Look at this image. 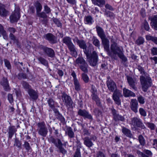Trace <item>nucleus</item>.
Masks as SVG:
<instances>
[{"label":"nucleus","instance_id":"nucleus-62","mask_svg":"<svg viewBox=\"0 0 157 157\" xmlns=\"http://www.w3.org/2000/svg\"><path fill=\"white\" fill-rule=\"evenodd\" d=\"M4 61L6 66L8 69H10L11 68V66L9 61L6 59H5Z\"/></svg>","mask_w":157,"mask_h":157},{"label":"nucleus","instance_id":"nucleus-7","mask_svg":"<svg viewBox=\"0 0 157 157\" xmlns=\"http://www.w3.org/2000/svg\"><path fill=\"white\" fill-rule=\"evenodd\" d=\"M37 126L38 134L43 137L46 136L48 133V130L44 122L42 121L38 123Z\"/></svg>","mask_w":157,"mask_h":157},{"label":"nucleus","instance_id":"nucleus-26","mask_svg":"<svg viewBox=\"0 0 157 157\" xmlns=\"http://www.w3.org/2000/svg\"><path fill=\"white\" fill-rule=\"evenodd\" d=\"M75 62L76 64L78 65L79 67L80 65H82L86 63L83 58L81 57H78L76 59Z\"/></svg>","mask_w":157,"mask_h":157},{"label":"nucleus","instance_id":"nucleus-38","mask_svg":"<svg viewBox=\"0 0 157 157\" xmlns=\"http://www.w3.org/2000/svg\"><path fill=\"white\" fill-rule=\"evenodd\" d=\"M93 44L96 47H99L100 46V42L99 40L95 37L93 36L92 39Z\"/></svg>","mask_w":157,"mask_h":157},{"label":"nucleus","instance_id":"nucleus-42","mask_svg":"<svg viewBox=\"0 0 157 157\" xmlns=\"http://www.w3.org/2000/svg\"><path fill=\"white\" fill-rule=\"evenodd\" d=\"M57 118L63 124H64L66 123L64 117L62 115L59 113L56 116Z\"/></svg>","mask_w":157,"mask_h":157},{"label":"nucleus","instance_id":"nucleus-55","mask_svg":"<svg viewBox=\"0 0 157 157\" xmlns=\"http://www.w3.org/2000/svg\"><path fill=\"white\" fill-rule=\"evenodd\" d=\"M53 21V22L57 25V27L60 28L62 27V24L58 19L56 18H54Z\"/></svg>","mask_w":157,"mask_h":157},{"label":"nucleus","instance_id":"nucleus-63","mask_svg":"<svg viewBox=\"0 0 157 157\" xmlns=\"http://www.w3.org/2000/svg\"><path fill=\"white\" fill-rule=\"evenodd\" d=\"M151 54L153 55H157V48L156 47H153L151 49Z\"/></svg>","mask_w":157,"mask_h":157},{"label":"nucleus","instance_id":"nucleus-6","mask_svg":"<svg viewBox=\"0 0 157 157\" xmlns=\"http://www.w3.org/2000/svg\"><path fill=\"white\" fill-rule=\"evenodd\" d=\"M62 99L64 105L68 109H72L73 107V101L70 96L68 95L65 92H63L62 94Z\"/></svg>","mask_w":157,"mask_h":157},{"label":"nucleus","instance_id":"nucleus-5","mask_svg":"<svg viewBox=\"0 0 157 157\" xmlns=\"http://www.w3.org/2000/svg\"><path fill=\"white\" fill-rule=\"evenodd\" d=\"M63 42L66 45L70 50L71 54L76 57L77 53L75 48V46L72 42L71 39L69 36H65L62 40Z\"/></svg>","mask_w":157,"mask_h":157},{"label":"nucleus","instance_id":"nucleus-28","mask_svg":"<svg viewBox=\"0 0 157 157\" xmlns=\"http://www.w3.org/2000/svg\"><path fill=\"white\" fill-rule=\"evenodd\" d=\"M0 34H1L3 36V38L6 40L8 39V36L6 32L4 30L3 27L0 24Z\"/></svg>","mask_w":157,"mask_h":157},{"label":"nucleus","instance_id":"nucleus-35","mask_svg":"<svg viewBox=\"0 0 157 157\" xmlns=\"http://www.w3.org/2000/svg\"><path fill=\"white\" fill-rule=\"evenodd\" d=\"M79 67L80 69L84 73H87L88 72V65L87 63L82 65H80Z\"/></svg>","mask_w":157,"mask_h":157},{"label":"nucleus","instance_id":"nucleus-30","mask_svg":"<svg viewBox=\"0 0 157 157\" xmlns=\"http://www.w3.org/2000/svg\"><path fill=\"white\" fill-rule=\"evenodd\" d=\"M122 132L125 136L130 138L132 137V135L131 133V132L129 129L123 127L122 130Z\"/></svg>","mask_w":157,"mask_h":157},{"label":"nucleus","instance_id":"nucleus-25","mask_svg":"<svg viewBox=\"0 0 157 157\" xmlns=\"http://www.w3.org/2000/svg\"><path fill=\"white\" fill-rule=\"evenodd\" d=\"M84 144L88 147H92L94 145L93 143L89 137H85L84 139Z\"/></svg>","mask_w":157,"mask_h":157},{"label":"nucleus","instance_id":"nucleus-56","mask_svg":"<svg viewBox=\"0 0 157 157\" xmlns=\"http://www.w3.org/2000/svg\"><path fill=\"white\" fill-rule=\"evenodd\" d=\"M25 149L28 151H29L31 149V148L30 145L29 144L27 141H25L23 145Z\"/></svg>","mask_w":157,"mask_h":157},{"label":"nucleus","instance_id":"nucleus-29","mask_svg":"<svg viewBox=\"0 0 157 157\" xmlns=\"http://www.w3.org/2000/svg\"><path fill=\"white\" fill-rule=\"evenodd\" d=\"M94 50L92 46H89L87 48L83 50V52L85 54L86 57L90 56L91 53V52Z\"/></svg>","mask_w":157,"mask_h":157},{"label":"nucleus","instance_id":"nucleus-52","mask_svg":"<svg viewBox=\"0 0 157 157\" xmlns=\"http://www.w3.org/2000/svg\"><path fill=\"white\" fill-rule=\"evenodd\" d=\"M137 100L139 103L141 104H144L145 102V98L141 95L137 97Z\"/></svg>","mask_w":157,"mask_h":157},{"label":"nucleus","instance_id":"nucleus-1","mask_svg":"<svg viewBox=\"0 0 157 157\" xmlns=\"http://www.w3.org/2000/svg\"><path fill=\"white\" fill-rule=\"evenodd\" d=\"M137 68L142 75L140 77V82L142 90L144 92H146L152 85V80L149 76L145 71L142 67L139 65Z\"/></svg>","mask_w":157,"mask_h":157},{"label":"nucleus","instance_id":"nucleus-64","mask_svg":"<svg viewBox=\"0 0 157 157\" xmlns=\"http://www.w3.org/2000/svg\"><path fill=\"white\" fill-rule=\"evenodd\" d=\"M97 157H106V155L103 152L100 151L97 152Z\"/></svg>","mask_w":157,"mask_h":157},{"label":"nucleus","instance_id":"nucleus-15","mask_svg":"<svg viewBox=\"0 0 157 157\" xmlns=\"http://www.w3.org/2000/svg\"><path fill=\"white\" fill-rule=\"evenodd\" d=\"M112 113L113 116V119L116 122L121 121L124 122L125 121V118L124 116L119 115L117 111L115 109L112 110Z\"/></svg>","mask_w":157,"mask_h":157},{"label":"nucleus","instance_id":"nucleus-12","mask_svg":"<svg viewBox=\"0 0 157 157\" xmlns=\"http://www.w3.org/2000/svg\"><path fill=\"white\" fill-rule=\"evenodd\" d=\"M44 37L52 44L57 43V37L51 33H48L44 36Z\"/></svg>","mask_w":157,"mask_h":157},{"label":"nucleus","instance_id":"nucleus-20","mask_svg":"<svg viewBox=\"0 0 157 157\" xmlns=\"http://www.w3.org/2000/svg\"><path fill=\"white\" fill-rule=\"evenodd\" d=\"M1 84L5 91H9L10 90V88L7 78L3 77L2 80Z\"/></svg>","mask_w":157,"mask_h":157},{"label":"nucleus","instance_id":"nucleus-27","mask_svg":"<svg viewBox=\"0 0 157 157\" xmlns=\"http://www.w3.org/2000/svg\"><path fill=\"white\" fill-rule=\"evenodd\" d=\"M91 97L92 99L96 102L97 105L98 106H101V102L100 99L96 94H91Z\"/></svg>","mask_w":157,"mask_h":157},{"label":"nucleus","instance_id":"nucleus-49","mask_svg":"<svg viewBox=\"0 0 157 157\" xmlns=\"http://www.w3.org/2000/svg\"><path fill=\"white\" fill-rule=\"evenodd\" d=\"M105 15H106L107 17H109L111 18H113L114 17V14L112 12L109 11H105Z\"/></svg>","mask_w":157,"mask_h":157},{"label":"nucleus","instance_id":"nucleus-34","mask_svg":"<svg viewBox=\"0 0 157 157\" xmlns=\"http://www.w3.org/2000/svg\"><path fill=\"white\" fill-rule=\"evenodd\" d=\"M21 83L23 87L27 91L30 89L32 88L31 86L26 81H23L21 82Z\"/></svg>","mask_w":157,"mask_h":157},{"label":"nucleus","instance_id":"nucleus-60","mask_svg":"<svg viewBox=\"0 0 157 157\" xmlns=\"http://www.w3.org/2000/svg\"><path fill=\"white\" fill-rule=\"evenodd\" d=\"M136 153L139 157H149L148 156L145 155L139 150H137L136 151Z\"/></svg>","mask_w":157,"mask_h":157},{"label":"nucleus","instance_id":"nucleus-53","mask_svg":"<svg viewBox=\"0 0 157 157\" xmlns=\"http://www.w3.org/2000/svg\"><path fill=\"white\" fill-rule=\"evenodd\" d=\"M139 112L141 116L145 117L147 116V113L144 109L142 108H140L139 109Z\"/></svg>","mask_w":157,"mask_h":157},{"label":"nucleus","instance_id":"nucleus-19","mask_svg":"<svg viewBox=\"0 0 157 157\" xmlns=\"http://www.w3.org/2000/svg\"><path fill=\"white\" fill-rule=\"evenodd\" d=\"M138 103L136 99H132L130 102V108L131 110L135 113L138 112Z\"/></svg>","mask_w":157,"mask_h":157},{"label":"nucleus","instance_id":"nucleus-4","mask_svg":"<svg viewBox=\"0 0 157 157\" xmlns=\"http://www.w3.org/2000/svg\"><path fill=\"white\" fill-rule=\"evenodd\" d=\"M104 49L107 52V54L112 58L114 57V56L112 54V53L113 55H117L118 56L122 52L120 47L115 42H114L111 44L110 50L109 49V52L105 48H104Z\"/></svg>","mask_w":157,"mask_h":157},{"label":"nucleus","instance_id":"nucleus-18","mask_svg":"<svg viewBox=\"0 0 157 157\" xmlns=\"http://www.w3.org/2000/svg\"><path fill=\"white\" fill-rule=\"evenodd\" d=\"M127 79L129 86L133 89L135 90H137V88L136 86V80L133 79L132 77L129 76H126Z\"/></svg>","mask_w":157,"mask_h":157},{"label":"nucleus","instance_id":"nucleus-61","mask_svg":"<svg viewBox=\"0 0 157 157\" xmlns=\"http://www.w3.org/2000/svg\"><path fill=\"white\" fill-rule=\"evenodd\" d=\"M44 10L46 14H49L51 13V10L50 8L47 5H45L44 6Z\"/></svg>","mask_w":157,"mask_h":157},{"label":"nucleus","instance_id":"nucleus-10","mask_svg":"<svg viewBox=\"0 0 157 157\" xmlns=\"http://www.w3.org/2000/svg\"><path fill=\"white\" fill-rule=\"evenodd\" d=\"M20 10V8L18 7H16L14 12L10 16V18L11 22L13 23L17 22L20 17L19 13Z\"/></svg>","mask_w":157,"mask_h":157},{"label":"nucleus","instance_id":"nucleus-36","mask_svg":"<svg viewBox=\"0 0 157 157\" xmlns=\"http://www.w3.org/2000/svg\"><path fill=\"white\" fill-rule=\"evenodd\" d=\"M79 47L83 50L87 48V46L85 42L83 40H81L78 44Z\"/></svg>","mask_w":157,"mask_h":157},{"label":"nucleus","instance_id":"nucleus-8","mask_svg":"<svg viewBox=\"0 0 157 157\" xmlns=\"http://www.w3.org/2000/svg\"><path fill=\"white\" fill-rule=\"evenodd\" d=\"M86 58L90 66L94 67L97 65L98 56L96 51H93L90 56L86 57Z\"/></svg>","mask_w":157,"mask_h":157},{"label":"nucleus","instance_id":"nucleus-33","mask_svg":"<svg viewBox=\"0 0 157 157\" xmlns=\"http://www.w3.org/2000/svg\"><path fill=\"white\" fill-rule=\"evenodd\" d=\"M84 21L85 23L86 24L91 25L94 22V21L92 17L90 16H88L85 17Z\"/></svg>","mask_w":157,"mask_h":157},{"label":"nucleus","instance_id":"nucleus-48","mask_svg":"<svg viewBox=\"0 0 157 157\" xmlns=\"http://www.w3.org/2000/svg\"><path fill=\"white\" fill-rule=\"evenodd\" d=\"M82 79L85 83H88L89 81V78L88 75L84 73L82 74Z\"/></svg>","mask_w":157,"mask_h":157},{"label":"nucleus","instance_id":"nucleus-44","mask_svg":"<svg viewBox=\"0 0 157 157\" xmlns=\"http://www.w3.org/2000/svg\"><path fill=\"white\" fill-rule=\"evenodd\" d=\"M144 42V38L140 36L138 37L137 40L136 41V44L138 45H139L143 44Z\"/></svg>","mask_w":157,"mask_h":157},{"label":"nucleus","instance_id":"nucleus-50","mask_svg":"<svg viewBox=\"0 0 157 157\" xmlns=\"http://www.w3.org/2000/svg\"><path fill=\"white\" fill-rule=\"evenodd\" d=\"M17 77L18 79L21 80L26 79L27 78V76L25 73H21L18 74Z\"/></svg>","mask_w":157,"mask_h":157},{"label":"nucleus","instance_id":"nucleus-46","mask_svg":"<svg viewBox=\"0 0 157 157\" xmlns=\"http://www.w3.org/2000/svg\"><path fill=\"white\" fill-rule=\"evenodd\" d=\"M146 125L151 130H155V125L154 123L147 122L146 123Z\"/></svg>","mask_w":157,"mask_h":157},{"label":"nucleus","instance_id":"nucleus-41","mask_svg":"<svg viewBox=\"0 0 157 157\" xmlns=\"http://www.w3.org/2000/svg\"><path fill=\"white\" fill-rule=\"evenodd\" d=\"M73 157H81L80 147H78L73 155Z\"/></svg>","mask_w":157,"mask_h":157},{"label":"nucleus","instance_id":"nucleus-57","mask_svg":"<svg viewBox=\"0 0 157 157\" xmlns=\"http://www.w3.org/2000/svg\"><path fill=\"white\" fill-rule=\"evenodd\" d=\"M14 145L16 146L18 148L20 149H21V143L16 138L15 139Z\"/></svg>","mask_w":157,"mask_h":157},{"label":"nucleus","instance_id":"nucleus-58","mask_svg":"<svg viewBox=\"0 0 157 157\" xmlns=\"http://www.w3.org/2000/svg\"><path fill=\"white\" fill-rule=\"evenodd\" d=\"M143 25L144 29L147 31H149L150 27L148 22L146 20H145L143 23Z\"/></svg>","mask_w":157,"mask_h":157},{"label":"nucleus","instance_id":"nucleus-51","mask_svg":"<svg viewBox=\"0 0 157 157\" xmlns=\"http://www.w3.org/2000/svg\"><path fill=\"white\" fill-rule=\"evenodd\" d=\"M96 3L94 5L102 7L105 4V0H97Z\"/></svg>","mask_w":157,"mask_h":157},{"label":"nucleus","instance_id":"nucleus-39","mask_svg":"<svg viewBox=\"0 0 157 157\" xmlns=\"http://www.w3.org/2000/svg\"><path fill=\"white\" fill-rule=\"evenodd\" d=\"M138 140L141 146H144L145 145L146 143L145 140L142 135H140L139 136Z\"/></svg>","mask_w":157,"mask_h":157},{"label":"nucleus","instance_id":"nucleus-16","mask_svg":"<svg viewBox=\"0 0 157 157\" xmlns=\"http://www.w3.org/2000/svg\"><path fill=\"white\" fill-rule=\"evenodd\" d=\"M27 92L30 99L36 100L38 98V93L37 91L31 88L29 89Z\"/></svg>","mask_w":157,"mask_h":157},{"label":"nucleus","instance_id":"nucleus-14","mask_svg":"<svg viewBox=\"0 0 157 157\" xmlns=\"http://www.w3.org/2000/svg\"><path fill=\"white\" fill-rule=\"evenodd\" d=\"M78 114L84 118H86L91 120H93V117L85 109H79L78 111Z\"/></svg>","mask_w":157,"mask_h":157},{"label":"nucleus","instance_id":"nucleus-11","mask_svg":"<svg viewBox=\"0 0 157 157\" xmlns=\"http://www.w3.org/2000/svg\"><path fill=\"white\" fill-rule=\"evenodd\" d=\"M71 75L73 78L74 84L75 86V90L77 91H80L81 90V85L76 78V74L74 71H73L71 73Z\"/></svg>","mask_w":157,"mask_h":157},{"label":"nucleus","instance_id":"nucleus-54","mask_svg":"<svg viewBox=\"0 0 157 157\" xmlns=\"http://www.w3.org/2000/svg\"><path fill=\"white\" fill-rule=\"evenodd\" d=\"M94 113L96 117H99L101 114V111L98 108H95L94 111Z\"/></svg>","mask_w":157,"mask_h":157},{"label":"nucleus","instance_id":"nucleus-23","mask_svg":"<svg viewBox=\"0 0 157 157\" xmlns=\"http://www.w3.org/2000/svg\"><path fill=\"white\" fill-rule=\"evenodd\" d=\"M65 134L70 138H74L75 137V133L71 127H68L66 128Z\"/></svg>","mask_w":157,"mask_h":157},{"label":"nucleus","instance_id":"nucleus-32","mask_svg":"<svg viewBox=\"0 0 157 157\" xmlns=\"http://www.w3.org/2000/svg\"><path fill=\"white\" fill-rule=\"evenodd\" d=\"M37 59L41 64L46 67L48 66V62L44 58L39 56L37 57Z\"/></svg>","mask_w":157,"mask_h":157},{"label":"nucleus","instance_id":"nucleus-47","mask_svg":"<svg viewBox=\"0 0 157 157\" xmlns=\"http://www.w3.org/2000/svg\"><path fill=\"white\" fill-rule=\"evenodd\" d=\"M118 56L121 59L122 62L125 63L127 61V58L124 55L123 52L120 53Z\"/></svg>","mask_w":157,"mask_h":157},{"label":"nucleus","instance_id":"nucleus-45","mask_svg":"<svg viewBox=\"0 0 157 157\" xmlns=\"http://www.w3.org/2000/svg\"><path fill=\"white\" fill-rule=\"evenodd\" d=\"M36 15L40 18H47V17L46 13L44 12L37 13H36Z\"/></svg>","mask_w":157,"mask_h":157},{"label":"nucleus","instance_id":"nucleus-3","mask_svg":"<svg viewBox=\"0 0 157 157\" xmlns=\"http://www.w3.org/2000/svg\"><path fill=\"white\" fill-rule=\"evenodd\" d=\"M48 141L50 143L53 144L55 147L59 149V152L64 155L67 153V151L63 147V144L60 139L55 138L53 136H51L48 138Z\"/></svg>","mask_w":157,"mask_h":157},{"label":"nucleus","instance_id":"nucleus-17","mask_svg":"<svg viewBox=\"0 0 157 157\" xmlns=\"http://www.w3.org/2000/svg\"><path fill=\"white\" fill-rule=\"evenodd\" d=\"M148 19L151 21L150 25L155 30H157V15L149 17Z\"/></svg>","mask_w":157,"mask_h":157},{"label":"nucleus","instance_id":"nucleus-31","mask_svg":"<svg viewBox=\"0 0 157 157\" xmlns=\"http://www.w3.org/2000/svg\"><path fill=\"white\" fill-rule=\"evenodd\" d=\"M8 12L5 8L4 6H0V15L2 17L6 16L8 14Z\"/></svg>","mask_w":157,"mask_h":157},{"label":"nucleus","instance_id":"nucleus-2","mask_svg":"<svg viewBox=\"0 0 157 157\" xmlns=\"http://www.w3.org/2000/svg\"><path fill=\"white\" fill-rule=\"evenodd\" d=\"M96 31L98 36L101 38L102 40V43L104 48L109 52V41L106 38L104 31L102 28L97 25L96 27Z\"/></svg>","mask_w":157,"mask_h":157},{"label":"nucleus","instance_id":"nucleus-21","mask_svg":"<svg viewBox=\"0 0 157 157\" xmlns=\"http://www.w3.org/2000/svg\"><path fill=\"white\" fill-rule=\"evenodd\" d=\"M123 94L124 96L125 97L136 96L135 94L134 93L125 88H124L123 89Z\"/></svg>","mask_w":157,"mask_h":157},{"label":"nucleus","instance_id":"nucleus-13","mask_svg":"<svg viewBox=\"0 0 157 157\" xmlns=\"http://www.w3.org/2000/svg\"><path fill=\"white\" fill-rule=\"evenodd\" d=\"M106 85L108 89L111 91L113 92L117 89V87L115 82L109 78H107Z\"/></svg>","mask_w":157,"mask_h":157},{"label":"nucleus","instance_id":"nucleus-22","mask_svg":"<svg viewBox=\"0 0 157 157\" xmlns=\"http://www.w3.org/2000/svg\"><path fill=\"white\" fill-rule=\"evenodd\" d=\"M16 131L17 129L15 126H9L8 129L9 138L11 139Z\"/></svg>","mask_w":157,"mask_h":157},{"label":"nucleus","instance_id":"nucleus-40","mask_svg":"<svg viewBox=\"0 0 157 157\" xmlns=\"http://www.w3.org/2000/svg\"><path fill=\"white\" fill-rule=\"evenodd\" d=\"M113 92L112 97L117 98L122 96V94L119 90L116 89Z\"/></svg>","mask_w":157,"mask_h":157},{"label":"nucleus","instance_id":"nucleus-43","mask_svg":"<svg viewBox=\"0 0 157 157\" xmlns=\"http://www.w3.org/2000/svg\"><path fill=\"white\" fill-rule=\"evenodd\" d=\"M47 102L49 107L52 109L55 108V101L52 98H49L47 100Z\"/></svg>","mask_w":157,"mask_h":157},{"label":"nucleus","instance_id":"nucleus-9","mask_svg":"<svg viewBox=\"0 0 157 157\" xmlns=\"http://www.w3.org/2000/svg\"><path fill=\"white\" fill-rule=\"evenodd\" d=\"M130 124L134 127H138L144 128L145 126L143 124L141 120L137 117H134L131 119Z\"/></svg>","mask_w":157,"mask_h":157},{"label":"nucleus","instance_id":"nucleus-24","mask_svg":"<svg viewBox=\"0 0 157 157\" xmlns=\"http://www.w3.org/2000/svg\"><path fill=\"white\" fill-rule=\"evenodd\" d=\"M44 52L48 56L51 58H53L55 56L54 51L51 48L47 47Z\"/></svg>","mask_w":157,"mask_h":157},{"label":"nucleus","instance_id":"nucleus-37","mask_svg":"<svg viewBox=\"0 0 157 157\" xmlns=\"http://www.w3.org/2000/svg\"><path fill=\"white\" fill-rule=\"evenodd\" d=\"M36 9V13L40 12L42 9V6L41 4L38 2H36L35 4Z\"/></svg>","mask_w":157,"mask_h":157},{"label":"nucleus","instance_id":"nucleus-59","mask_svg":"<svg viewBox=\"0 0 157 157\" xmlns=\"http://www.w3.org/2000/svg\"><path fill=\"white\" fill-rule=\"evenodd\" d=\"M120 97H113L115 103L117 105H121V100L120 98Z\"/></svg>","mask_w":157,"mask_h":157}]
</instances>
